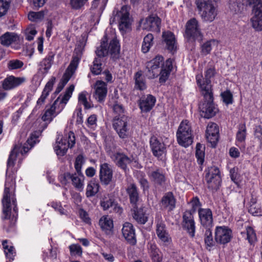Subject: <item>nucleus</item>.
<instances>
[{
	"label": "nucleus",
	"instance_id": "obj_1",
	"mask_svg": "<svg viewBox=\"0 0 262 262\" xmlns=\"http://www.w3.org/2000/svg\"><path fill=\"white\" fill-rule=\"evenodd\" d=\"M15 180L13 176L6 174V179L5 184V189L2 199L3 212L5 215L4 219L7 220L10 218L11 207V200L12 201L13 207V211L15 212L17 211L16 199L14 194Z\"/></svg>",
	"mask_w": 262,
	"mask_h": 262
},
{
	"label": "nucleus",
	"instance_id": "obj_2",
	"mask_svg": "<svg viewBox=\"0 0 262 262\" xmlns=\"http://www.w3.org/2000/svg\"><path fill=\"white\" fill-rule=\"evenodd\" d=\"M75 86L73 84L70 85L66 90L63 95L60 94L55 100L51 107L47 110L42 117V120L44 121L51 122L53 117L56 115L55 111L58 110L59 113L64 107L68 101L71 97L74 90Z\"/></svg>",
	"mask_w": 262,
	"mask_h": 262
},
{
	"label": "nucleus",
	"instance_id": "obj_3",
	"mask_svg": "<svg viewBox=\"0 0 262 262\" xmlns=\"http://www.w3.org/2000/svg\"><path fill=\"white\" fill-rule=\"evenodd\" d=\"M184 36L187 42L193 44L195 41L201 43L203 41L204 35L196 18H192L187 21Z\"/></svg>",
	"mask_w": 262,
	"mask_h": 262
},
{
	"label": "nucleus",
	"instance_id": "obj_4",
	"mask_svg": "<svg viewBox=\"0 0 262 262\" xmlns=\"http://www.w3.org/2000/svg\"><path fill=\"white\" fill-rule=\"evenodd\" d=\"M195 4L203 21L211 23L215 19L217 11L211 0H196Z\"/></svg>",
	"mask_w": 262,
	"mask_h": 262
},
{
	"label": "nucleus",
	"instance_id": "obj_5",
	"mask_svg": "<svg viewBox=\"0 0 262 262\" xmlns=\"http://www.w3.org/2000/svg\"><path fill=\"white\" fill-rule=\"evenodd\" d=\"M120 49L119 42L117 39H112L108 45L107 41L104 39L101 40L95 53L99 57H105L110 53L113 58L116 59L118 58Z\"/></svg>",
	"mask_w": 262,
	"mask_h": 262
},
{
	"label": "nucleus",
	"instance_id": "obj_6",
	"mask_svg": "<svg viewBox=\"0 0 262 262\" xmlns=\"http://www.w3.org/2000/svg\"><path fill=\"white\" fill-rule=\"evenodd\" d=\"M113 17L110 18V23H113L116 21L119 23V28L123 33L126 32L129 29L131 23L129 19V13L127 6H123L120 10H114Z\"/></svg>",
	"mask_w": 262,
	"mask_h": 262
},
{
	"label": "nucleus",
	"instance_id": "obj_7",
	"mask_svg": "<svg viewBox=\"0 0 262 262\" xmlns=\"http://www.w3.org/2000/svg\"><path fill=\"white\" fill-rule=\"evenodd\" d=\"M176 135L178 143L182 146L188 147L193 142L191 128L187 120L181 122Z\"/></svg>",
	"mask_w": 262,
	"mask_h": 262
},
{
	"label": "nucleus",
	"instance_id": "obj_8",
	"mask_svg": "<svg viewBox=\"0 0 262 262\" xmlns=\"http://www.w3.org/2000/svg\"><path fill=\"white\" fill-rule=\"evenodd\" d=\"M81 56L78 55H74L72 59L63 74L62 78L58 84L57 87L54 92V95L58 94L63 89L66 84L70 80L72 75L77 69L79 62L80 61Z\"/></svg>",
	"mask_w": 262,
	"mask_h": 262
},
{
	"label": "nucleus",
	"instance_id": "obj_9",
	"mask_svg": "<svg viewBox=\"0 0 262 262\" xmlns=\"http://www.w3.org/2000/svg\"><path fill=\"white\" fill-rule=\"evenodd\" d=\"M246 6L252 7L253 17L252 27L258 31L262 30V0H246Z\"/></svg>",
	"mask_w": 262,
	"mask_h": 262
},
{
	"label": "nucleus",
	"instance_id": "obj_10",
	"mask_svg": "<svg viewBox=\"0 0 262 262\" xmlns=\"http://www.w3.org/2000/svg\"><path fill=\"white\" fill-rule=\"evenodd\" d=\"M129 118L126 115L121 117L115 116L112 121V125L119 138L124 139L129 136Z\"/></svg>",
	"mask_w": 262,
	"mask_h": 262
},
{
	"label": "nucleus",
	"instance_id": "obj_11",
	"mask_svg": "<svg viewBox=\"0 0 262 262\" xmlns=\"http://www.w3.org/2000/svg\"><path fill=\"white\" fill-rule=\"evenodd\" d=\"M205 180L208 188L211 190H217L221 185L222 180L220 171L216 166H211L205 171Z\"/></svg>",
	"mask_w": 262,
	"mask_h": 262
},
{
	"label": "nucleus",
	"instance_id": "obj_12",
	"mask_svg": "<svg viewBox=\"0 0 262 262\" xmlns=\"http://www.w3.org/2000/svg\"><path fill=\"white\" fill-rule=\"evenodd\" d=\"M114 158L116 165L125 172L129 170L128 165L133 164L134 166L139 168L138 160L133 156L128 157L123 152H117L114 155Z\"/></svg>",
	"mask_w": 262,
	"mask_h": 262
},
{
	"label": "nucleus",
	"instance_id": "obj_13",
	"mask_svg": "<svg viewBox=\"0 0 262 262\" xmlns=\"http://www.w3.org/2000/svg\"><path fill=\"white\" fill-rule=\"evenodd\" d=\"M164 58L162 56L158 55L154 59L147 62L146 68L147 70L146 75L149 78H154L159 75L160 68L164 64Z\"/></svg>",
	"mask_w": 262,
	"mask_h": 262
},
{
	"label": "nucleus",
	"instance_id": "obj_14",
	"mask_svg": "<svg viewBox=\"0 0 262 262\" xmlns=\"http://www.w3.org/2000/svg\"><path fill=\"white\" fill-rule=\"evenodd\" d=\"M214 98L204 99V101L199 105V109L202 117L210 119L214 116L218 112L214 102Z\"/></svg>",
	"mask_w": 262,
	"mask_h": 262
},
{
	"label": "nucleus",
	"instance_id": "obj_15",
	"mask_svg": "<svg viewBox=\"0 0 262 262\" xmlns=\"http://www.w3.org/2000/svg\"><path fill=\"white\" fill-rule=\"evenodd\" d=\"M113 178V170L112 166L107 163H101L100 165L99 179L103 186L108 185Z\"/></svg>",
	"mask_w": 262,
	"mask_h": 262
},
{
	"label": "nucleus",
	"instance_id": "obj_16",
	"mask_svg": "<svg viewBox=\"0 0 262 262\" xmlns=\"http://www.w3.org/2000/svg\"><path fill=\"white\" fill-rule=\"evenodd\" d=\"M232 230L226 226H217L215 230V240L220 244L225 245L230 242Z\"/></svg>",
	"mask_w": 262,
	"mask_h": 262
},
{
	"label": "nucleus",
	"instance_id": "obj_17",
	"mask_svg": "<svg viewBox=\"0 0 262 262\" xmlns=\"http://www.w3.org/2000/svg\"><path fill=\"white\" fill-rule=\"evenodd\" d=\"M196 81L198 85L201 89V94L203 96L204 99L214 98L211 80L205 81L202 75H197L196 76Z\"/></svg>",
	"mask_w": 262,
	"mask_h": 262
},
{
	"label": "nucleus",
	"instance_id": "obj_18",
	"mask_svg": "<svg viewBox=\"0 0 262 262\" xmlns=\"http://www.w3.org/2000/svg\"><path fill=\"white\" fill-rule=\"evenodd\" d=\"M182 226L190 237H194L195 233V225L193 214L190 212H184L182 216Z\"/></svg>",
	"mask_w": 262,
	"mask_h": 262
},
{
	"label": "nucleus",
	"instance_id": "obj_19",
	"mask_svg": "<svg viewBox=\"0 0 262 262\" xmlns=\"http://www.w3.org/2000/svg\"><path fill=\"white\" fill-rule=\"evenodd\" d=\"M149 143L153 155L161 160L166 152L165 144L155 136L150 138Z\"/></svg>",
	"mask_w": 262,
	"mask_h": 262
},
{
	"label": "nucleus",
	"instance_id": "obj_20",
	"mask_svg": "<svg viewBox=\"0 0 262 262\" xmlns=\"http://www.w3.org/2000/svg\"><path fill=\"white\" fill-rule=\"evenodd\" d=\"M148 176L155 184L161 187L165 185L166 181V173L162 168L156 167L149 172Z\"/></svg>",
	"mask_w": 262,
	"mask_h": 262
},
{
	"label": "nucleus",
	"instance_id": "obj_21",
	"mask_svg": "<svg viewBox=\"0 0 262 262\" xmlns=\"http://www.w3.org/2000/svg\"><path fill=\"white\" fill-rule=\"evenodd\" d=\"M198 214L201 225L204 228H212V212L209 208H199Z\"/></svg>",
	"mask_w": 262,
	"mask_h": 262
},
{
	"label": "nucleus",
	"instance_id": "obj_22",
	"mask_svg": "<svg viewBox=\"0 0 262 262\" xmlns=\"http://www.w3.org/2000/svg\"><path fill=\"white\" fill-rule=\"evenodd\" d=\"M163 44L165 48L172 54L177 50V43L174 34L170 31L163 32Z\"/></svg>",
	"mask_w": 262,
	"mask_h": 262
},
{
	"label": "nucleus",
	"instance_id": "obj_23",
	"mask_svg": "<svg viewBox=\"0 0 262 262\" xmlns=\"http://www.w3.org/2000/svg\"><path fill=\"white\" fill-rule=\"evenodd\" d=\"M176 199L173 193L169 191L165 193L162 196L160 205L163 210L170 212L176 208Z\"/></svg>",
	"mask_w": 262,
	"mask_h": 262
},
{
	"label": "nucleus",
	"instance_id": "obj_24",
	"mask_svg": "<svg viewBox=\"0 0 262 262\" xmlns=\"http://www.w3.org/2000/svg\"><path fill=\"white\" fill-rule=\"evenodd\" d=\"M219 129L217 125L213 122L209 123L206 130V137L212 146L215 147L219 139Z\"/></svg>",
	"mask_w": 262,
	"mask_h": 262
},
{
	"label": "nucleus",
	"instance_id": "obj_25",
	"mask_svg": "<svg viewBox=\"0 0 262 262\" xmlns=\"http://www.w3.org/2000/svg\"><path fill=\"white\" fill-rule=\"evenodd\" d=\"M122 232L123 237L128 244L134 246L137 243V239L135 234V230L134 226L129 222H126L123 224L122 229Z\"/></svg>",
	"mask_w": 262,
	"mask_h": 262
},
{
	"label": "nucleus",
	"instance_id": "obj_26",
	"mask_svg": "<svg viewBox=\"0 0 262 262\" xmlns=\"http://www.w3.org/2000/svg\"><path fill=\"white\" fill-rule=\"evenodd\" d=\"M126 192L128 196L129 203L132 206L140 205V195L139 189L135 183L129 184L126 188Z\"/></svg>",
	"mask_w": 262,
	"mask_h": 262
},
{
	"label": "nucleus",
	"instance_id": "obj_27",
	"mask_svg": "<svg viewBox=\"0 0 262 262\" xmlns=\"http://www.w3.org/2000/svg\"><path fill=\"white\" fill-rule=\"evenodd\" d=\"M131 212L133 219L139 224L144 225L148 221V217L142 206L137 205L131 207Z\"/></svg>",
	"mask_w": 262,
	"mask_h": 262
},
{
	"label": "nucleus",
	"instance_id": "obj_28",
	"mask_svg": "<svg viewBox=\"0 0 262 262\" xmlns=\"http://www.w3.org/2000/svg\"><path fill=\"white\" fill-rule=\"evenodd\" d=\"M156 234L159 239L165 244L169 243L171 239L164 222L159 220L156 223Z\"/></svg>",
	"mask_w": 262,
	"mask_h": 262
},
{
	"label": "nucleus",
	"instance_id": "obj_29",
	"mask_svg": "<svg viewBox=\"0 0 262 262\" xmlns=\"http://www.w3.org/2000/svg\"><path fill=\"white\" fill-rule=\"evenodd\" d=\"M100 206L103 210L114 211L119 214L121 213L122 208L118 205L113 198H104L100 201Z\"/></svg>",
	"mask_w": 262,
	"mask_h": 262
},
{
	"label": "nucleus",
	"instance_id": "obj_30",
	"mask_svg": "<svg viewBox=\"0 0 262 262\" xmlns=\"http://www.w3.org/2000/svg\"><path fill=\"white\" fill-rule=\"evenodd\" d=\"M26 81L24 77L9 76L6 77L3 81V88L5 90H10L21 85Z\"/></svg>",
	"mask_w": 262,
	"mask_h": 262
},
{
	"label": "nucleus",
	"instance_id": "obj_31",
	"mask_svg": "<svg viewBox=\"0 0 262 262\" xmlns=\"http://www.w3.org/2000/svg\"><path fill=\"white\" fill-rule=\"evenodd\" d=\"M156 98L151 95H148L146 97H142L139 102L140 108L142 112H148L155 104Z\"/></svg>",
	"mask_w": 262,
	"mask_h": 262
},
{
	"label": "nucleus",
	"instance_id": "obj_32",
	"mask_svg": "<svg viewBox=\"0 0 262 262\" xmlns=\"http://www.w3.org/2000/svg\"><path fill=\"white\" fill-rule=\"evenodd\" d=\"M173 69L172 60L170 58L167 59L161 69L160 70L159 82L160 83H164L168 78L171 71Z\"/></svg>",
	"mask_w": 262,
	"mask_h": 262
},
{
	"label": "nucleus",
	"instance_id": "obj_33",
	"mask_svg": "<svg viewBox=\"0 0 262 262\" xmlns=\"http://www.w3.org/2000/svg\"><path fill=\"white\" fill-rule=\"evenodd\" d=\"M160 24V19L158 16L150 15L144 22L143 28L150 31H156L159 29Z\"/></svg>",
	"mask_w": 262,
	"mask_h": 262
},
{
	"label": "nucleus",
	"instance_id": "obj_34",
	"mask_svg": "<svg viewBox=\"0 0 262 262\" xmlns=\"http://www.w3.org/2000/svg\"><path fill=\"white\" fill-rule=\"evenodd\" d=\"M107 84L101 80H97L95 83V98L98 101L104 100L107 92Z\"/></svg>",
	"mask_w": 262,
	"mask_h": 262
},
{
	"label": "nucleus",
	"instance_id": "obj_35",
	"mask_svg": "<svg viewBox=\"0 0 262 262\" xmlns=\"http://www.w3.org/2000/svg\"><path fill=\"white\" fill-rule=\"evenodd\" d=\"M69 148H70V147L67 144V139L61 138L60 141L57 140L56 145L55 146V150L58 156H64L67 153Z\"/></svg>",
	"mask_w": 262,
	"mask_h": 262
},
{
	"label": "nucleus",
	"instance_id": "obj_36",
	"mask_svg": "<svg viewBox=\"0 0 262 262\" xmlns=\"http://www.w3.org/2000/svg\"><path fill=\"white\" fill-rule=\"evenodd\" d=\"M55 54L52 51L49 52L46 57L40 62L39 66L42 68L45 73H47L53 63Z\"/></svg>",
	"mask_w": 262,
	"mask_h": 262
},
{
	"label": "nucleus",
	"instance_id": "obj_37",
	"mask_svg": "<svg viewBox=\"0 0 262 262\" xmlns=\"http://www.w3.org/2000/svg\"><path fill=\"white\" fill-rule=\"evenodd\" d=\"M148 251L152 262H161L162 256L159 249L156 244H150Z\"/></svg>",
	"mask_w": 262,
	"mask_h": 262
},
{
	"label": "nucleus",
	"instance_id": "obj_38",
	"mask_svg": "<svg viewBox=\"0 0 262 262\" xmlns=\"http://www.w3.org/2000/svg\"><path fill=\"white\" fill-rule=\"evenodd\" d=\"M100 185L95 180H91L88 184L86 188L85 195L87 198L95 196L99 191Z\"/></svg>",
	"mask_w": 262,
	"mask_h": 262
},
{
	"label": "nucleus",
	"instance_id": "obj_39",
	"mask_svg": "<svg viewBox=\"0 0 262 262\" xmlns=\"http://www.w3.org/2000/svg\"><path fill=\"white\" fill-rule=\"evenodd\" d=\"M18 39V36L14 33L6 32L0 37L1 43L6 46H8Z\"/></svg>",
	"mask_w": 262,
	"mask_h": 262
},
{
	"label": "nucleus",
	"instance_id": "obj_40",
	"mask_svg": "<svg viewBox=\"0 0 262 262\" xmlns=\"http://www.w3.org/2000/svg\"><path fill=\"white\" fill-rule=\"evenodd\" d=\"M241 234L243 237L246 236L245 239L248 240L251 245L255 243L257 241L255 231L251 226H247L246 228L245 232H242Z\"/></svg>",
	"mask_w": 262,
	"mask_h": 262
},
{
	"label": "nucleus",
	"instance_id": "obj_41",
	"mask_svg": "<svg viewBox=\"0 0 262 262\" xmlns=\"http://www.w3.org/2000/svg\"><path fill=\"white\" fill-rule=\"evenodd\" d=\"M228 7L233 14L241 13L244 9V4L238 0H229Z\"/></svg>",
	"mask_w": 262,
	"mask_h": 262
},
{
	"label": "nucleus",
	"instance_id": "obj_42",
	"mask_svg": "<svg viewBox=\"0 0 262 262\" xmlns=\"http://www.w3.org/2000/svg\"><path fill=\"white\" fill-rule=\"evenodd\" d=\"M238 130L236 134V140L238 143H244L247 136V128L245 123H239L238 125Z\"/></svg>",
	"mask_w": 262,
	"mask_h": 262
},
{
	"label": "nucleus",
	"instance_id": "obj_43",
	"mask_svg": "<svg viewBox=\"0 0 262 262\" xmlns=\"http://www.w3.org/2000/svg\"><path fill=\"white\" fill-rule=\"evenodd\" d=\"M154 36L151 33L147 34L143 38L141 50L143 53H147L153 45Z\"/></svg>",
	"mask_w": 262,
	"mask_h": 262
},
{
	"label": "nucleus",
	"instance_id": "obj_44",
	"mask_svg": "<svg viewBox=\"0 0 262 262\" xmlns=\"http://www.w3.org/2000/svg\"><path fill=\"white\" fill-rule=\"evenodd\" d=\"M134 79L135 80V88L136 89L143 91L146 88L145 80L142 77V73L141 71H138L135 73L134 76Z\"/></svg>",
	"mask_w": 262,
	"mask_h": 262
},
{
	"label": "nucleus",
	"instance_id": "obj_45",
	"mask_svg": "<svg viewBox=\"0 0 262 262\" xmlns=\"http://www.w3.org/2000/svg\"><path fill=\"white\" fill-rule=\"evenodd\" d=\"M71 178L70 180L72 181L73 186L77 189H80L82 188L83 186V180L84 177L83 175V177L79 176L77 173L71 174Z\"/></svg>",
	"mask_w": 262,
	"mask_h": 262
},
{
	"label": "nucleus",
	"instance_id": "obj_46",
	"mask_svg": "<svg viewBox=\"0 0 262 262\" xmlns=\"http://www.w3.org/2000/svg\"><path fill=\"white\" fill-rule=\"evenodd\" d=\"M206 231L204 233V242L207 248L212 247L214 245V241L212 233V228H205Z\"/></svg>",
	"mask_w": 262,
	"mask_h": 262
},
{
	"label": "nucleus",
	"instance_id": "obj_47",
	"mask_svg": "<svg viewBox=\"0 0 262 262\" xmlns=\"http://www.w3.org/2000/svg\"><path fill=\"white\" fill-rule=\"evenodd\" d=\"M101 57H96L94 59L93 66L91 67V71L94 75H99L102 72V61Z\"/></svg>",
	"mask_w": 262,
	"mask_h": 262
},
{
	"label": "nucleus",
	"instance_id": "obj_48",
	"mask_svg": "<svg viewBox=\"0 0 262 262\" xmlns=\"http://www.w3.org/2000/svg\"><path fill=\"white\" fill-rule=\"evenodd\" d=\"M85 163V160L82 155H79L75 159L74 167L78 175L83 177L81 171L82 166Z\"/></svg>",
	"mask_w": 262,
	"mask_h": 262
},
{
	"label": "nucleus",
	"instance_id": "obj_49",
	"mask_svg": "<svg viewBox=\"0 0 262 262\" xmlns=\"http://www.w3.org/2000/svg\"><path fill=\"white\" fill-rule=\"evenodd\" d=\"M204 147L200 143H198L196 145L195 157L198 160L199 164H203L204 161L205 153L204 151Z\"/></svg>",
	"mask_w": 262,
	"mask_h": 262
},
{
	"label": "nucleus",
	"instance_id": "obj_50",
	"mask_svg": "<svg viewBox=\"0 0 262 262\" xmlns=\"http://www.w3.org/2000/svg\"><path fill=\"white\" fill-rule=\"evenodd\" d=\"M19 150V148L17 146L15 145L9 155L7 161L8 168L10 167H13L14 165V162L16 160L17 156L18 154Z\"/></svg>",
	"mask_w": 262,
	"mask_h": 262
},
{
	"label": "nucleus",
	"instance_id": "obj_51",
	"mask_svg": "<svg viewBox=\"0 0 262 262\" xmlns=\"http://www.w3.org/2000/svg\"><path fill=\"white\" fill-rule=\"evenodd\" d=\"M99 223L103 230L110 231L113 228L112 220L106 217H101L99 220Z\"/></svg>",
	"mask_w": 262,
	"mask_h": 262
},
{
	"label": "nucleus",
	"instance_id": "obj_52",
	"mask_svg": "<svg viewBox=\"0 0 262 262\" xmlns=\"http://www.w3.org/2000/svg\"><path fill=\"white\" fill-rule=\"evenodd\" d=\"M221 96L222 97L223 101L227 105L233 103V95L230 90H227L226 91L222 92L221 94Z\"/></svg>",
	"mask_w": 262,
	"mask_h": 262
},
{
	"label": "nucleus",
	"instance_id": "obj_53",
	"mask_svg": "<svg viewBox=\"0 0 262 262\" xmlns=\"http://www.w3.org/2000/svg\"><path fill=\"white\" fill-rule=\"evenodd\" d=\"M10 3L11 0H0V18L7 14Z\"/></svg>",
	"mask_w": 262,
	"mask_h": 262
},
{
	"label": "nucleus",
	"instance_id": "obj_54",
	"mask_svg": "<svg viewBox=\"0 0 262 262\" xmlns=\"http://www.w3.org/2000/svg\"><path fill=\"white\" fill-rule=\"evenodd\" d=\"M41 134V132L40 130H36L31 135L30 138L27 141V143L30 146V148L33 147L34 144L38 142L37 139Z\"/></svg>",
	"mask_w": 262,
	"mask_h": 262
},
{
	"label": "nucleus",
	"instance_id": "obj_55",
	"mask_svg": "<svg viewBox=\"0 0 262 262\" xmlns=\"http://www.w3.org/2000/svg\"><path fill=\"white\" fill-rule=\"evenodd\" d=\"M44 12L42 11L39 12H30L28 14V19L32 21L41 20L44 17Z\"/></svg>",
	"mask_w": 262,
	"mask_h": 262
},
{
	"label": "nucleus",
	"instance_id": "obj_56",
	"mask_svg": "<svg viewBox=\"0 0 262 262\" xmlns=\"http://www.w3.org/2000/svg\"><path fill=\"white\" fill-rule=\"evenodd\" d=\"M190 203L192 206L191 209L190 210H186L185 212H190L191 214H193V213L196 212L197 209L202 206V204L198 196L192 198Z\"/></svg>",
	"mask_w": 262,
	"mask_h": 262
},
{
	"label": "nucleus",
	"instance_id": "obj_57",
	"mask_svg": "<svg viewBox=\"0 0 262 262\" xmlns=\"http://www.w3.org/2000/svg\"><path fill=\"white\" fill-rule=\"evenodd\" d=\"M23 65V62L18 59L11 60L8 62V68L11 70L20 69Z\"/></svg>",
	"mask_w": 262,
	"mask_h": 262
},
{
	"label": "nucleus",
	"instance_id": "obj_58",
	"mask_svg": "<svg viewBox=\"0 0 262 262\" xmlns=\"http://www.w3.org/2000/svg\"><path fill=\"white\" fill-rule=\"evenodd\" d=\"M70 254L72 256H81L82 249L78 244H72L69 246Z\"/></svg>",
	"mask_w": 262,
	"mask_h": 262
},
{
	"label": "nucleus",
	"instance_id": "obj_59",
	"mask_svg": "<svg viewBox=\"0 0 262 262\" xmlns=\"http://www.w3.org/2000/svg\"><path fill=\"white\" fill-rule=\"evenodd\" d=\"M212 40L207 41L201 45V54L203 55H207L209 54L212 50Z\"/></svg>",
	"mask_w": 262,
	"mask_h": 262
},
{
	"label": "nucleus",
	"instance_id": "obj_60",
	"mask_svg": "<svg viewBox=\"0 0 262 262\" xmlns=\"http://www.w3.org/2000/svg\"><path fill=\"white\" fill-rule=\"evenodd\" d=\"M248 212L254 216L261 215V210L259 204L249 205Z\"/></svg>",
	"mask_w": 262,
	"mask_h": 262
},
{
	"label": "nucleus",
	"instance_id": "obj_61",
	"mask_svg": "<svg viewBox=\"0 0 262 262\" xmlns=\"http://www.w3.org/2000/svg\"><path fill=\"white\" fill-rule=\"evenodd\" d=\"M86 93V92H82L79 94L78 101L80 103L84 105L85 109H89L91 106L87 100Z\"/></svg>",
	"mask_w": 262,
	"mask_h": 262
},
{
	"label": "nucleus",
	"instance_id": "obj_62",
	"mask_svg": "<svg viewBox=\"0 0 262 262\" xmlns=\"http://www.w3.org/2000/svg\"><path fill=\"white\" fill-rule=\"evenodd\" d=\"M85 0H70V4L72 9L79 10L86 3Z\"/></svg>",
	"mask_w": 262,
	"mask_h": 262
},
{
	"label": "nucleus",
	"instance_id": "obj_63",
	"mask_svg": "<svg viewBox=\"0 0 262 262\" xmlns=\"http://www.w3.org/2000/svg\"><path fill=\"white\" fill-rule=\"evenodd\" d=\"M113 108L114 113L116 114V116H118L120 117L122 115H124L123 114L124 109L122 104L116 103L114 104Z\"/></svg>",
	"mask_w": 262,
	"mask_h": 262
},
{
	"label": "nucleus",
	"instance_id": "obj_64",
	"mask_svg": "<svg viewBox=\"0 0 262 262\" xmlns=\"http://www.w3.org/2000/svg\"><path fill=\"white\" fill-rule=\"evenodd\" d=\"M254 136L255 138L259 141L260 146H262V127L260 125L255 126Z\"/></svg>",
	"mask_w": 262,
	"mask_h": 262
}]
</instances>
